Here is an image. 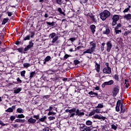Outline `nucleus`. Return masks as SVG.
Wrapping results in <instances>:
<instances>
[{"label":"nucleus","instance_id":"f257e3e1","mask_svg":"<svg viewBox=\"0 0 131 131\" xmlns=\"http://www.w3.org/2000/svg\"><path fill=\"white\" fill-rule=\"evenodd\" d=\"M91 48L87 49L86 51H84L82 54V56L85 55L86 54H89V55H92L94 53L95 51H96V48L97 47V45L95 41H91L90 43Z\"/></svg>","mask_w":131,"mask_h":131},{"label":"nucleus","instance_id":"f03ea898","mask_svg":"<svg viewBox=\"0 0 131 131\" xmlns=\"http://www.w3.org/2000/svg\"><path fill=\"white\" fill-rule=\"evenodd\" d=\"M111 15V13H110V12L108 10H104L103 12H101L100 14V17L102 21H105L106 20V18H108Z\"/></svg>","mask_w":131,"mask_h":131},{"label":"nucleus","instance_id":"7ed1b4c3","mask_svg":"<svg viewBox=\"0 0 131 131\" xmlns=\"http://www.w3.org/2000/svg\"><path fill=\"white\" fill-rule=\"evenodd\" d=\"M119 15H114L112 18V20H113L112 21V26H115L116 24H117V21L119 20Z\"/></svg>","mask_w":131,"mask_h":131},{"label":"nucleus","instance_id":"20e7f679","mask_svg":"<svg viewBox=\"0 0 131 131\" xmlns=\"http://www.w3.org/2000/svg\"><path fill=\"white\" fill-rule=\"evenodd\" d=\"M112 93L113 97H116L117 94L119 93V86L115 85L113 88Z\"/></svg>","mask_w":131,"mask_h":131},{"label":"nucleus","instance_id":"39448f33","mask_svg":"<svg viewBox=\"0 0 131 131\" xmlns=\"http://www.w3.org/2000/svg\"><path fill=\"white\" fill-rule=\"evenodd\" d=\"M103 28H102V29H105L103 31V34H106V35H108V34H110V29L109 28V27H108L107 25H103Z\"/></svg>","mask_w":131,"mask_h":131},{"label":"nucleus","instance_id":"423d86ee","mask_svg":"<svg viewBox=\"0 0 131 131\" xmlns=\"http://www.w3.org/2000/svg\"><path fill=\"white\" fill-rule=\"evenodd\" d=\"M34 43L32 42V41H29V45L27 46L26 48L24 49L25 52H27L28 51H29L31 49H32L33 48V45Z\"/></svg>","mask_w":131,"mask_h":131},{"label":"nucleus","instance_id":"0eeeda50","mask_svg":"<svg viewBox=\"0 0 131 131\" xmlns=\"http://www.w3.org/2000/svg\"><path fill=\"white\" fill-rule=\"evenodd\" d=\"M111 49H112V42L111 41H108L106 42V51L108 53L111 51Z\"/></svg>","mask_w":131,"mask_h":131},{"label":"nucleus","instance_id":"6e6552de","mask_svg":"<svg viewBox=\"0 0 131 131\" xmlns=\"http://www.w3.org/2000/svg\"><path fill=\"white\" fill-rule=\"evenodd\" d=\"M92 118H95V119H102V120H105L106 119V117H103L101 115H98V114H96L93 116Z\"/></svg>","mask_w":131,"mask_h":131},{"label":"nucleus","instance_id":"1a4fd4ad","mask_svg":"<svg viewBox=\"0 0 131 131\" xmlns=\"http://www.w3.org/2000/svg\"><path fill=\"white\" fill-rule=\"evenodd\" d=\"M114 83V81L113 80H111L108 81L104 82L103 84H102V88H104L105 85H111V84H113Z\"/></svg>","mask_w":131,"mask_h":131},{"label":"nucleus","instance_id":"9d476101","mask_svg":"<svg viewBox=\"0 0 131 131\" xmlns=\"http://www.w3.org/2000/svg\"><path fill=\"white\" fill-rule=\"evenodd\" d=\"M101 109L96 108L95 110L92 111L90 114L89 116H93V115H95L96 113H100Z\"/></svg>","mask_w":131,"mask_h":131},{"label":"nucleus","instance_id":"9b49d317","mask_svg":"<svg viewBox=\"0 0 131 131\" xmlns=\"http://www.w3.org/2000/svg\"><path fill=\"white\" fill-rule=\"evenodd\" d=\"M75 112H76V108H73L71 110H70L69 113L71 114L70 115V117H73L76 115Z\"/></svg>","mask_w":131,"mask_h":131},{"label":"nucleus","instance_id":"f8f14e48","mask_svg":"<svg viewBox=\"0 0 131 131\" xmlns=\"http://www.w3.org/2000/svg\"><path fill=\"white\" fill-rule=\"evenodd\" d=\"M103 72L105 74H110L111 73V68L110 67H105L103 69Z\"/></svg>","mask_w":131,"mask_h":131},{"label":"nucleus","instance_id":"ddd939ff","mask_svg":"<svg viewBox=\"0 0 131 131\" xmlns=\"http://www.w3.org/2000/svg\"><path fill=\"white\" fill-rule=\"evenodd\" d=\"M121 104V101L120 100H118L116 106V111L117 112H119L120 111V109L119 108V107H120V104Z\"/></svg>","mask_w":131,"mask_h":131},{"label":"nucleus","instance_id":"4468645a","mask_svg":"<svg viewBox=\"0 0 131 131\" xmlns=\"http://www.w3.org/2000/svg\"><path fill=\"white\" fill-rule=\"evenodd\" d=\"M28 122L30 124H34L36 122V119H33V118H30L28 120Z\"/></svg>","mask_w":131,"mask_h":131},{"label":"nucleus","instance_id":"2eb2a0df","mask_svg":"<svg viewBox=\"0 0 131 131\" xmlns=\"http://www.w3.org/2000/svg\"><path fill=\"white\" fill-rule=\"evenodd\" d=\"M90 29L93 34H94L95 32H96V26H95L94 25H91Z\"/></svg>","mask_w":131,"mask_h":131},{"label":"nucleus","instance_id":"dca6fc26","mask_svg":"<svg viewBox=\"0 0 131 131\" xmlns=\"http://www.w3.org/2000/svg\"><path fill=\"white\" fill-rule=\"evenodd\" d=\"M76 115L77 116H82V115H84V113L80 112L79 110L77 109L76 111Z\"/></svg>","mask_w":131,"mask_h":131},{"label":"nucleus","instance_id":"f3484780","mask_svg":"<svg viewBox=\"0 0 131 131\" xmlns=\"http://www.w3.org/2000/svg\"><path fill=\"white\" fill-rule=\"evenodd\" d=\"M52 59V57H51V56H47L45 59V61L43 62V64H47V62H49V61H50V60H51Z\"/></svg>","mask_w":131,"mask_h":131},{"label":"nucleus","instance_id":"a211bd4d","mask_svg":"<svg viewBox=\"0 0 131 131\" xmlns=\"http://www.w3.org/2000/svg\"><path fill=\"white\" fill-rule=\"evenodd\" d=\"M96 66H95V69L97 71V72H100V64H99L98 63L96 62L95 63Z\"/></svg>","mask_w":131,"mask_h":131},{"label":"nucleus","instance_id":"6ab92c4d","mask_svg":"<svg viewBox=\"0 0 131 131\" xmlns=\"http://www.w3.org/2000/svg\"><path fill=\"white\" fill-rule=\"evenodd\" d=\"M124 19H126V20H130L131 19V14H128L124 16Z\"/></svg>","mask_w":131,"mask_h":131},{"label":"nucleus","instance_id":"aec40b11","mask_svg":"<svg viewBox=\"0 0 131 131\" xmlns=\"http://www.w3.org/2000/svg\"><path fill=\"white\" fill-rule=\"evenodd\" d=\"M118 126V125L117 124H114L111 125V127L114 130H116V129H117Z\"/></svg>","mask_w":131,"mask_h":131},{"label":"nucleus","instance_id":"412c9836","mask_svg":"<svg viewBox=\"0 0 131 131\" xmlns=\"http://www.w3.org/2000/svg\"><path fill=\"white\" fill-rule=\"evenodd\" d=\"M15 122H19L20 123H23L24 122H25V120L17 119L15 120Z\"/></svg>","mask_w":131,"mask_h":131},{"label":"nucleus","instance_id":"4be33fe9","mask_svg":"<svg viewBox=\"0 0 131 131\" xmlns=\"http://www.w3.org/2000/svg\"><path fill=\"white\" fill-rule=\"evenodd\" d=\"M58 39H59V37L58 36H55L54 38H53L52 41V43H55V42H56Z\"/></svg>","mask_w":131,"mask_h":131},{"label":"nucleus","instance_id":"5701e85b","mask_svg":"<svg viewBox=\"0 0 131 131\" xmlns=\"http://www.w3.org/2000/svg\"><path fill=\"white\" fill-rule=\"evenodd\" d=\"M104 107V105H103V103H98V105L95 107L96 108H100L102 109Z\"/></svg>","mask_w":131,"mask_h":131},{"label":"nucleus","instance_id":"b1692460","mask_svg":"<svg viewBox=\"0 0 131 131\" xmlns=\"http://www.w3.org/2000/svg\"><path fill=\"white\" fill-rule=\"evenodd\" d=\"M23 66L25 68H28V67H30V66H31V64L29 63H24L23 64Z\"/></svg>","mask_w":131,"mask_h":131},{"label":"nucleus","instance_id":"393cba45","mask_svg":"<svg viewBox=\"0 0 131 131\" xmlns=\"http://www.w3.org/2000/svg\"><path fill=\"white\" fill-rule=\"evenodd\" d=\"M22 91V88H18L14 90V94H19V93Z\"/></svg>","mask_w":131,"mask_h":131},{"label":"nucleus","instance_id":"a878e982","mask_svg":"<svg viewBox=\"0 0 131 131\" xmlns=\"http://www.w3.org/2000/svg\"><path fill=\"white\" fill-rule=\"evenodd\" d=\"M16 111L18 113H24V110L21 108H18Z\"/></svg>","mask_w":131,"mask_h":131},{"label":"nucleus","instance_id":"bb28decb","mask_svg":"<svg viewBox=\"0 0 131 131\" xmlns=\"http://www.w3.org/2000/svg\"><path fill=\"white\" fill-rule=\"evenodd\" d=\"M121 113H123L124 112H125V108L123 107V104H122V103H121Z\"/></svg>","mask_w":131,"mask_h":131},{"label":"nucleus","instance_id":"cd10ccee","mask_svg":"<svg viewBox=\"0 0 131 131\" xmlns=\"http://www.w3.org/2000/svg\"><path fill=\"white\" fill-rule=\"evenodd\" d=\"M46 23L47 25H49V26H54V25H55V21H52V23L47 21Z\"/></svg>","mask_w":131,"mask_h":131},{"label":"nucleus","instance_id":"c85d7f7f","mask_svg":"<svg viewBox=\"0 0 131 131\" xmlns=\"http://www.w3.org/2000/svg\"><path fill=\"white\" fill-rule=\"evenodd\" d=\"M35 76V72H32L30 73V79H31L32 77Z\"/></svg>","mask_w":131,"mask_h":131},{"label":"nucleus","instance_id":"c756f323","mask_svg":"<svg viewBox=\"0 0 131 131\" xmlns=\"http://www.w3.org/2000/svg\"><path fill=\"white\" fill-rule=\"evenodd\" d=\"M86 125H92L93 124V122L91 120H87L85 123Z\"/></svg>","mask_w":131,"mask_h":131},{"label":"nucleus","instance_id":"7c9ffc66","mask_svg":"<svg viewBox=\"0 0 131 131\" xmlns=\"http://www.w3.org/2000/svg\"><path fill=\"white\" fill-rule=\"evenodd\" d=\"M115 33L116 34H119V33H121V30L115 29Z\"/></svg>","mask_w":131,"mask_h":131},{"label":"nucleus","instance_id":"2f4dec72","mask_svg":"<svg viewBox=\"0 0 131 131\" xmlns=\"http://www.w3.org/2000/svg\"><path fill=\"white\" fill-rule=\"evenodd\" d=\"M56 3L58 5H62L64 3V0H56Z\"/></svg>","mask_w":131,"mask_h":131},{"label":"nucleus","instance_id":"473e14b6","mask_svg":"<svg viewBox=\"0 0 131 131\" xmlns=\"http://www.w3.org/2000/svg\"><path fill=\"white\" fill-rule=\"evenodd\" d=\"M47 119V116H45L41 118L40 119H39V121H41V122H43L45 120Z\"/></svg>","mask_w":131,"mask_h":131},{"label":"nucleus","instance_id":"72a5a7b5","mask_svg":"<svg viewBox=\"0 0 131 131\" xmlns=\"http://www.w3.org/2000/svg\"><path fill=\"white\" fill-rule=\"evenodd\" d=\"M55 36H56L55 33H52L49 35V37H51V38H54V37H55Z\"/></svg>","mask_w":131,"mask_h":131},{"label":"nucleus","instance_id":"f704fd0d","mask_svg":"<svg viewBox=\"0 0 131 131\" xmlns=\"http://www.w3.org/2000/svg\"><path fill=\"white\" fill-rule=\"evenodd\" d=\"M130 9V6H128V8L124 9L123 11V13H127L128 11H129V9Z\"/></svg>","mask_w":131,"mask_h":131},{"label":"nucleus","instance_id":"c9c22d12","mask_svg":"<svg viewBox=\"0 0 131 131\" xmlns=\"http://www.w3.org/2000/svg\"><path fill=\"white\" fill-rule=\"evenodd\" d=\"M124 85L127 89L128 88V80L125 79Z\"/></svg>","mask_w":131,"mask_h":131},{"label":"nucleus","instance_id":"e433bc0d","mask_svg":"<svg viewBox=\"0 0 131 131\" xmlns=\"http://www.w3.org/2000/svg\"><path fill=\"white\" fill-rule=\"evenodd\" d=\"M25 73H26V71H23L20 72V75L22 77H25Z\"/></svg>","mask_w":131,"mask_h":131},{"label":"nucleus","instance_id":"4c0bfd02","mask_svg":"<svg viewBox=\"0 0 131 131\" xmlns=\"http://www.w3.org/2000/svg\"><path fill=\"white\" fill-rule=\"evenodd\" d=\"M58 12H59L60 13V14H62V15H65L64 14V12H63V11H62V9H61V8H58Z\"/></svg>","mask_w":131,"mask_h":131},{"label":"nucleus","instance_id":"58836bf2","mask_svg":"<svg viewBox=\"0 0 131 131\" xmlns=\"http://www.w3.org/2000/svg\"><path fill=\"white\" fill-rule=\"evenodd\" d=\"M8 20H9V19L4 18L2 22V25H5V24L8 22Z\"/></svg>","mask_w":131,"mask_h":131},{"label":"nucleus","instance_id":"ea45409f","mask_svg":"<svg viewBox=\"0 0 131 131\" xmlns=\"http://www.w3.org/2000/svg\"><path fill=\"white\" fill-rule=\"evenodd\" d=\"M25 116L23 114L18 115L17 117V118H24Z\"/></svg>","mask_w":131,"mask_h":131},{"label":"nucleus","instance_id":"a19ab883","mask_svg":"<svg viewBox=\"0 0 131 131\" xmlns=\"http://www.w3.org/2000/svg\"><path fill=\"white\" fill-rule=\"evenodd\" d=\"M30 39V35H28L24 38V40H29Z\"/></svg>","mask_w":131,"mask_h":131},{"label":"nucleus","instance_id":"79ce46f5","mask_svg":"<svg viewBox=\"0 0 131 131\" xmlns=\"http://www.w3.org/2000/svg\"><path fill=\"white\" fill-rule=\"evenodd\" d=\"M54 74V71L52 70H49V71H47V74Z\"/></svg>","mask_w":131,"mask_h":131},{"label":"nucleus","instance_id":"37998d69","mask_svg":"<svg viewBox=\"0 0 131 131\" xmlns=\"http://www.w3.org/2000/svg\"><path fill=\"white\" fill-rule=\"evenodd\" d=\"M121 27V24H118L115 27V29H119Z\"/></svg>","mask_w":131,"mask_h":131},{"label":"nucleus","instance_id":"c03bdc74","mask_svg":"<svg viewBox=\"0 0 131 131\" xmlns=\"http://www.w3.org/2000/svg\"><path fill=\"white\" fill-rule=\"evenodd\" d=\"M130 33V32L129 31H126L124 33V36H126L127 35H128Z\"/></svg>","mask_w":131,"mask_h":131},{"label":"nucleus","instance_id":"a18cd8bd","mask_svg":"<svg viewBox=\"0 0 131 131\" xmlns=\"http://www.w3.org/2000/svg\"><path fill=\"white\" fill-rule=\"evenodd\" d=\"M80 125V128H81L82 129L85 128V125H84V124H81Z\"/></svg>","mask_w":131,"mask_h":131},{"label":"nucleus","instance_id":"49530a36","mask_svg":"<svg viewBox=\"0 0 131 131\" xmlns=\"http://www.w3.org/2000/svg\"><path fill=\"white\" fill-rule=\"evenodd\" d=\"M33 118H35L37 120H38L39 119V115H34Z\"/></svg>","mask_w":131,"mask_h":131},{"label":"nucleus","instance_id":"de8ad7c7","mask_svg":"<svg viewBox=\"0 0 131 131\" xmlns=\"http://www.w3.org/2000/svg\"><path fill=\"white\" fill-rule=\"evenodd\" d=\"M56 113L54 112H49L48 113V115H55Z\"/></svg>","mask_w":131,"mask_h":131},{"label":"nucleus","instance_id":"09e8293b","mask_svg":"<svg viewBox=\"0 0 131 131\" xmlns=\"http://www.w3.org/2000/svg\"><path fill=\"white\" fill-rule=\"evenodd\" d=\"M6 111V112H13V108H12L11 107H9Z\"/></svg>","mask_w":131,"mask_h":131},{"label":"nucleus","instance_id":"8fccbe9b","mask_svg":"<svg viewBox=\"0 0 131 131\" xmlns=\"http://www.w3.org/2000/svg\"><path fill=\"white\" fill-rule=\"evenodd\" d=\"M84 130H85V131H91V130H92V129H91V127H86L84 128Z\"/></svg>","mask_w":131,"mask_h":131},{"label":"nucleus","instance_id":"3c124183","mask_svg":"<svg viewBox=\"0 0 131 131\" xmlns=\"http://www.w3.org/2000/svg\"><path fill=\"white\" fill-rule=\"evenodd\" d=\"M74 63L75 65H78V64H79V61L78 60H75Z\"/></svg>","mask_w":131,"mask_h":131},{"label":"nucleus","instance_id":"603ef678","mask_svg":"<svg viewBox=\"0 0 131 131\" xmlns=\"http://www.w3.org/2000/svg\"><path fill=\"white\" fill-rule=\"evenodd\" d=\"M16 119V117L15 116H11L10 117V120H11V121H14V119Z\"/></svg>","mask_w":131,"mask_h":131},{"label":"nucleus","instance_id":"864d4df0","mask_svg":"<svg viewBox=\"0 0 131 131\" xmlns=\"http://www.w3.org/2000/svg\"><path fill=\"white\" fill-rule=\"evenodd\" d=\"M50 130V128L48 127H46L43 129V131H49Z\"/></svg>","mask_w":131,"mask_h":131},{"label":"nucleus","instance_id":"5fc2aeb1","mask_svg":"<svg viewBox=\"0 0 131 131\" xmlns=\"http://www.w3.org/2000/svg\"><path fill=\"white\" fill-rule=\"evenodd\" d=\"M7 14H8V16L9 17H11V16H12V15H13V12H8Z\"/></svg>","mask_w":131,"mask_h":131},{"label":"nucleus","instance_id":"6e6d98bb","mask_svg":"<svg viewBox=\"0 0 131 131\" xmlns=\"http://www.w3.org/2000/svg\"><path fill=\"white\" fill-rule=\"evenodd\" d=\"M76 39V38H75V37H73V38H70V40H71V41H74Z\"/></svg>","mask_w":131,"mask_h":131},{"label":"nucleus","instance_id":"4d7b16f0","mask_svg":"<svg viewBox=\"0 0 131 131\" xmlns=\"http://www.w3.org/2000/svg\"><path fill=\"white\" fill-rule=\"evenodd\" d=\"M48 118L49 120H54V119H55V117H49Z\"/></svg>","mask_w":131,"mask_h":131},{"label":"nucleus","instance_id":"13d9d810","mask_svg":"<svg viewBox=\"0 0 131 131\" xmlns=\"http://www.w3.org/2000/svg\"><path fill=\"white\" fill-rule=\"evenodd\" d=\"M34 34H35L34 32H31V37H33V36H34Z\"/></svg>","mask_w":131,"mask_h":131},{"label":"nucleus","instance_id":"bf43d9fd","mask_svg":"<svg viewBox=\"0 0 131 131\" xmlns=\"http://www.w3.org/2000/svg\"><path fill=\"white\" fill-rule=\"evenodd\" d=\"M115 79L116 80H118V79H119L118 75H117V74L115 75Z\"/></svg>","mask_w":131,"mask_h":131},{"label":"nucleus","instance_id":"052dcab7","mask_svg":"<svg viewBox=\"0 0 131 131\" xmlns=\"http://www.w3.org/2000/svg\"><path fill=\"white\" fill-rule=\"evenodd\" d=\"M17 81L18 82H19V83H21V82H22V80L21 79H20V78H17Z\"/></svg>","mask_w":131,"mask_h":131},{"label":"nucleus","instance_id":"680f3d73","mask_svg":"<svg viewBox=\"0 0 131 131\" xmlns=\"http://www.w3.org/2000/svg\"><path fill=\"white\" fill-rule=\"evenodd\" d=\"M0 124L1 125H2V126H5V125H6V124H5V123H4V122L1 120H0Z\"/></svg>","mask_w":131,"mask_h":131},{"label":"nucleus","instance_id":"e2e57ef3","mask_svg":"<svg viewBox=\"0 0 131 131\" xmlns=\"http://www.w3.org/2000/svg\"><path fill=\"white\" fill-rule=\"evenodd\" d=\"M53 110V107L50 106L49 108L47 110V111H52Z\"/></svg>","mask_w":131,"mask_h":131},{"label":"nucleus","instance_id":"0e129e2a","mask_svg":"<svg viewBox=\"0 0 131 131\" xmlns=\"http://www.w3.org/2000/svg\"><path fill=\"white\" fill-rule=\"evenodd\" d=\"M88 2V0H81V3H82L83 4H85Z\"/></svg>","mask_w":131,"mask_h":131},{"label":"nucleus","instance_id":"69168bd1","mask_svg":"<svg viewBox=\"0 0 131 131\" xmlns=\"http://www.w3.org/2000/svg\"><path fill=\"white\" fill-rule=\"evenodd\" d=\"M12 126H13V127H15L16 128L18 127V124H15L12 125Z\"/></svg>","mask_w":131,"mask_h":131},{"label":"nucleus","instance_id":"338daca9","mask_svg":"<svg viewBox=\"0 0 131 131\" xmlns=\"http://www.w3.org/2000/svg\"><path fill=\"white\" fill-rule=\"evenodd\" d=\"M69 57V55L68 54H66L64 56V59H67Z\"/></svg>","mask_w":131,"mask_h":131},{"label":"nucleus","instance_id":"774afa93","mask_svg":"<svg viewBox=\"0 0 131 131\" xmlns=\"http://www.w3.org/2000/svg\"><path fill=\"white\" fill-rule=\"evenodd\" d=\"M88 94H89V95H94V92H93V91L89 92Z\"/></svg>","mask_w":131,"mask_h":131}]
</instances>
